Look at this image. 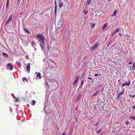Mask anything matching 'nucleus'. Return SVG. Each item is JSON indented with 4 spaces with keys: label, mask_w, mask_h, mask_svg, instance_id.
Returning a JSON list of instances; mask_svg holds the SVG:
<instances>
[{
    "label": "nucleus",
    "mask_w": 135,
    "mask_h": 135,
    "mask_svg": "<svg viewBox=\"0 0 135 135\" xmlns=\"http://www.w3.org/2000/svg\"><path fill=\"white\" fill-rule=\"evenodd\" d=\"M132 108H133L134 109H135V106H133L132 107Z\"/></svg>",
    "instance_id": "obj_48"
},
{
    "label": "nucleus",
    "mask_w": 135,
    "mask_h": 135,
    "mask_svg": "<svg viewBox=\"0 0 135 135\" xmlns=\"http://www.w3.org/2000/svg\"><path fill=\"white\" fill-rule=\"evenodd\" d=\"M101 86V85H100V86H98V88H99V87H100Z\"/></svg>",
    "instance_id": "obj_54"
},
{
    "label": "nucleus",
    "mask_w": 135,
    "mask_h": 135,
    "mask_svg": "<svg viewBox=\"0 0 135 135\" xmlns=\"http://www.w3.org/2000/svg\"><path fill=\"white\" fill-rule=\"evenodd\" d=\"M119 96H120V95H118V96L117 97V98L118 100L119 99Z\"/></svg>",
    "instance_id": "obj_47"
},
{
    "label": "nucleus",
    "mask_w": 135,
    "mask_h": 135,
    "mask_svg": "<svg viewBox=\"0 0 135 135\" xmlns=\"http://www.w3.org/2000/svg\"><path fill=\"white\" fill-rule=\"evenodd\" d=\"M36 36L38 38V40L39 42L43 40H45L44 36L41 34H37Z\"/></svg>",
    "instance_id": "obj_1"
},
{
    "label": "nucleus",
    "mask_w": 135,
    "mask_h": 135,
    "mask_svg": "<svg viewBox=\"0 0 135 135\" xmlns=\"http://www.w3.org/2000/svg\"><path fill=\"white\" fill-rule=\"evenodd\" d=\"M123 93H124V90H122V92H120L119 93V94H118V95H122V94H123Z\"/></svg>",
    "instance_id": "obj_20"
},
{
    "label": "nucleus",
    "mask_w": 135,
    "mask_h": 135,
    "mask_svg": "<svg viewBox=\"0 0 135 135\" xmlns=\"http://www.w3.org/2000/svg\"><path fill=\"white\" fill-rule=\"evenodd\" d=\"M55 16L56 15L57 5L56 0H55Z\"/></svg>",
    "instance_id": "obj_10"
},
{
    "label": "nucleus",
    "mask_w": 135,
    "mask_h": 135,
    "mask_svg": "<svg viewBox=\"0 0 135 135\" xmlns=\"http://www.w3.org/2000/svg\"><path fill=\"white\" fill-rule=\"evenodd\" d=\"M132 69L134 70H135V63H133V66L132 67Z\"/></svg>",
    "instance_id": "obj_17"
},
{
    "label": "nucleus",
    "mask_w": 135,
    "mask_h": 135,
    "mask_svg": "<svg viewBox=\"0 0 135 135\" xmlns=\"http://www.w3.org/2000/svg\"><path fill=\"white\" fill-rule=\"evenodd\" d=\"M78 80H75L74 81V82L75 83V84H76V83L78 82Z\"/></svg>",
    "instance_id": "obj_40"
},
{
    "label": "nucleus",
    "mask_w": 135,
    "mask_h": 135,
    "mask_svg": "<svg viewBox=\"0 0 135 135\" xmlns=\"http://www.w3.org/2000/svg\"><path fill=\"white\" fill-rule=\"evenodd\" d=\"M132 64V62L131 61L128 64V65H131Z\"/></svg>",
    "instance_id": "obj_43"
},
{
    "label": "nucleus",
    "mask_w": 135,
    "mask_h": 135,
    "mask_svg": "<svg viewBox=\"0 0 135 135\" xmlns=\"http://www.w3.org/2000/svg\"><path fill=\"white\" fill-rule=\"evenodd\" d=\"M12 14L9 16L8 20L6 22L5 25H6L7 24H8L9 22H11V21L12 17Z\"/></svg>",
    "instance_id": "obj_3"
},
{
    "label": "nucleus",
    "mask_w": 135,
    "mask_h": 135,
    "mask_svg": "<svg viewBox=\"0 0 135 135\" xmlns=\"http://www.w3.org/2000/svg\"><path fill=\"white\" fill-rule=\"evenodd\" d=\"M37 74V75L36 76V78H37L38 79H41V75L40 74L39 72L37 73V72H36L35 74Z\"/></svg>",
    "instance_id": "obj_8"
},
{
    "label": "nucleus",
    "mask_w": 135,
    "mask_h": 135,
    "mask_svg": "<svg viewBox=\"0 0 135 135\" xmlns=\"http://www.w3.org/2000/svg\"><path fill=\"white\" fill-rule=\"evenodd\" d=\"M91 0H87L86 2V3L85 5L86 6H87L88 5L90 4L91 3Z\"/></svg>",
    "instance_id": "obj_12"
},
{
    "label": "nucleus",
    "mask_w": 135,
    "mask_h": 135,
    "mask_svg": "<svg viewBox=\"0 0 135 135\" xmlns=\"http://www.w3.org/2000/svg\"><path fill=\"white\" fill-rule=\"evenodd\" d=\"M36 102V101H35L34 100H33L32 101L31 104L32 105H35Z\"/></svg>",
    "instance_id": "obj_21"
},
{
    "label": "nucleus",
    "mask_w": 135,
    "mask_h": 135,
    "mask_svg": "<svg viewBox=\"0 0 135 135\" xmlns=\"http://www.w3.org/2000/svg\"><path fill=\"white\" fill-rule=\"evenodd\" d=\"M79 78V76H77L76 77V80H78Z\"/></svg>",
    "instance_id": "obj_42"
},
{
    "label": "nucleus",
    "mask_w": 135,
    "mask_h": 135,
    "mask_svg": "<svg viewBox=\"0 0 135 135\" xmlns=\"http://www.w3.org/2000/svg\"><path fill=\"white\" fill-rule=\"evenodd\" d=\"M30 65L31 63H28L26 66V69L27 72L28 73H29L30 70Z\"/></svg>",
    "instance_id": "obj_6"
},
{
    "label": "nucleus",
    "mask_w": 135,
    "mask_h": 135,
    "mask_svg": "<svg viewBox=\"0 0 135 135\" xmlns=\"http://www.w3.org/2000/svg\"><path fill=\"white\" fill-rule=\"evenodd\" d=\"M84 76V74L82 73V75L81 76V78H83Z\"/></svg>",
    "instance_id": "obj_33"
},
{
    "label": "nucleus",
    "mask_w": 135,
    "mask_h": 135,
    "mask_svg": "<svg viewBox=\"0 0 135 135\" xmlns=\"http://www.w3.org/2000/svg\"><path fill=\"white\" fill-rule=\"evenodd\" d=\"M120 102H121V103H122V101L121 100H120Z\"/></svg>",
    "instance_id": "obj_58"
},
{
    "label": "nucleus",
    "mask_w": 135,
    "mask_h": 135,
    "mask_svg": "<svg viewBox=\"0 0 135 135\" xmlns=\"http://www.w3.org/2000/svg\"><path fill=\"white\" fill-rule=\"evenodd\" d=\"M23 29L24 30H25V31H26L28 33H30V32L29 31L27 30V29L26 28H25V27L23 28Z\"/></svg>",
    "instance_id": "obj_16"
},
{
    "label": "nucleus",
    "mask_w": 135,
    "mask_h": 135,
    "mask_svg": "<svg viewBox=\"0 0 135 135\" xmlns=\"http://www.w3.org/2000/svg\"><path fill=\"white\" fill-rule=\"evenodd\" d=\"M94 80H93L91 81V82H92V83H93V82H94Z\"/></svg>",
    "instance_id": "obj_53"
},
{
    "label": "nucleus",
    "mask_w": 135,
    "mask_h": 135,
    "mask_svg": "<svg viewBox=\"0 0 135 135\" xmlns=\"http://www.w3.org/2000/svg\"><path fill=\"white\" fill-rule=\"evenodd\" d=\"M7 66L8 67H9L8 69L10 70H12L13 69V65L11 63H8L7 64Z\"/></svg>",
    "instance_id": "obj_7"
},
{
    "label": "nucleus",
    "mask_w": 135,
    "mask_h": 135,
    "mask_svg": "<svg viewBox=\"0 0 135 135\" xmlns=\"http://www.w3.org/2000/svg\"><path fill=\"white\" fill-rule=\"evenodd\" d=\"M84 80H82L81 82V84L80 85L79 87L78 88L79 90H80L82 88L83 85L84 83Z\"/></svg>",
    "instance_id": "obj_9"
},
{
    "label": "nucleus",
    "mask_w": 135,
    "mask_h": 135,
    "mask_svg": "<svg viewBox=\"0 0 135 135\" xmlns=\"http://www.w3.org/2000/svg\"><path fill=\"white\" fill-rule=\"evenodd\" d=\"M118 34H119V35H122V34H121L120 33H119Z\"/></svg>",
    "instance_id": "obj_56"
},
{
    "label": "nucleus",
    "mask_w": 135,
    "mask_h": 135,
    "mask_svg": "<svg viewBox=\"0 0 135 135\" xmlns=\"http://www.w3.org/2000/svg\"><path fill=\"white\" fill-rule=\"evenodd\" d=\"M119 30V29L118 28H117L115 30L114 32L115 33L118 32Z\"/></svg>",
    "instance_id": "obj_24"
},
{
    "label": "nucleus",
    "mask_w": 135,
    "mask_h": 135,
    "mask_svg": "<svg viewBox=\"0 0 135 135\" xmlns=\"http://www.w3.org/2000/svg\"><path fill=\"white\" fill-rule=\"evenodd\" d=\"M76 109H77V108H76L75 109V110H76Z\"/></svg>",
    "instance_id": "obj_62"
},
{
    "label": "nucleus",
    "mask_w": 135,
    "mask_h": 135,
    "mask_svg": "<svg viewBox=\"0 0 135 135\" xmlns=\"http://www.w3.org/2000/svg\"><path fill=\"white\" fill-rule=\"evenodd\" d=\"M127 68H128L129 69V68H131V66H129V65L127 64Z\"/></svg>",
    "instance_id": "obj_34"
},
{
    "label": "nucleus",
    "mask_w": 135,
    "mask_h": 135,
    "mask_svg": "<svg viewBox=\"0 0 135 135\" xmlns=\"http://www.w3.org/2000/svg\"><path fill=\"white\" fill-rule=\"evenodd\" d=\"M97 89H97L95 88V89L94 90H97Z\"/></svg>",
    "instance_id": "obj_57"
},
{
    "label": "nucleus",
    "mask_w": 135,
    "mask_h": 135,
    "mask_svg": "<svg viewBox=\"0 0 135 135\" xmlns=\"http://www.w3.org/2000/svg\"><path fill=\"white\" fill-rule=\"evenodd\" d=\"M47 49H48V50H50V49L49 48V46L48 45V46H47Z\"/></svg>",
    "instance_id": "obj_49"
},
{
    "label": "nucleus",
    "mask_w": 135,
    "mask_h": 135,
    "mask_svg": "<svg viewBox=\"0 0 135 135\" xmlns=\"http://www.w3.org/2000/svg\"><path fill=\"white\" fill-rule=\"evenodd\" d=\"M9 3V0H7L6 6H8Z\"/></svg>",
    "instance_id": "obj_23"
},
{
    "label": "nucleus",
    "mask_w": 135,
    "mask_h": 135,
    "mask_svg": "<svg viewBox=\"0 0 135 135\" xmlns=\"http://www.w3.org/2000/svg\"><path fill=\"white\" fill-rule=\"evenodd\" d=\"M20 0H17V4H19L20 3Z\"/></svg>",
    "instance_id": "obj_41"
},
{
    "label": "nucleus",
    "mask_w": 135,
    "mask_h": 135,
    "mask_svg": "<svg viewBox=\"0 0 135 135\" xmlns=\"http://www.w3.org/2000/svg\"><path fill=\"white\" fill-rule=\"evenodd\" d=\"M115 129L113 130L112 131V132L113 133L114 132V131H115Z\"/></svg>",
    "instance_id": "obj_51"
},
{
    "label": "nucleus",
    "mask_w": 135,
    "mask_h": 135,
    "mask_svg": "<svg viewBox=\"0 0 135 135\" xmlns=\"http://www.w3.org/2000/svg\"><path fill=\"white\" fill-rule=\"evenodd\" d=\"M117 12V11L116 10L114 11L113 13L111 15V16H115L116 15Z\"/></svg>",
    "instance_id": "obj_15"
},
{
    "label": "nucleus",
    "mask_w": 135,
    "mask_h": 135,
    "mask_svg": "<svg viewBox=\"0 0 135 135\" xmlns=\"http://www.w3.org/2000/svg\"><path fill=\"white\" fill-rule=\"evenodd\" d=\"M115 33L114 32L112 34V37H113L114 36V35L115 34Z\"/></svg>",
    "instance_id": "obj_44"
},
{
    "label": "nucleus",
    "mask_w": 135,
    "mask_h": 135,
    "mask_svg": "<svg viewBox=\"0 0 135 135\" xmlns=\"http://www.w3.org/2000/svg\"><path fill=\"white\" fill-rule=\"evenodd\" d=\"M88 79H91V80H93V79L92 78H91L90 77H89L88 78Z\"/></svg>",
    "instance_id": "obj_46"
},
{
    "label": "nucleus",
    "mask_w": 135,
    "mask_h": 135,
    "mask_svg": "<svg viewBox=\"0 0 135 135\" xmlns=\"http://www.w3.org/2000/svg\"><path fill=\"white\" fill-rule=\"evenodd\" d=\"M99 123V121H98V122H96L95 124V126H98V125Z\"/></svg>",
    "instance_id": "obj_30"
},
{
    "label": "nucleus",
    "mask_w": 135,
    "mask_h": 135,
    "mask_svg": "<svg viewBox=\"0 0 135 135\" xmlns=\"http://www.w3.org/2000/svg\"><path fill=\"white\" fill-rule=\"evenodd\" d=\"M46 82L45 83V85H47L48 86H49V85L48 84V83H47V82L46 81Z\"/></svg>",
    "instance_id": "obj_45"
},
{
    "label": "nucleus",
    "mask_w": 135,
    "mask_h": 135,
    "mask_svg": "<svg viewBox=\"0 0 135 135\" xmlns=\"http://www.w3.org/2000/svg\"><path fill=\"white\" fill-rule=\"evenodd\" d=\"M30 0H27L28 1H29Z\"/></svg>",
    "instance_id": "obj_63"
},
{
    "label": "nucleus",
    "mask_w": 135,
    "mask_h": 135,
    "mask_svg": "<svg viewBox=\"0 0 135 135\" xmlns=\"http://www.w3.org/2000/svg\"><path fill=\"white\" fill-rule=\"evenodd\" d=\"M95 25L94 24H92V25L91 26V27L92 28H94L95 27Z\"/></svg>",
    "instance_id": "obj_36"
},
{
    "label": "nucleus",
    "mask_w": 135,
    "mask_h": 135,
    "mask_svg": "<svg viewBox=\"0 0 135 135\" xmlns=\"http://www.w3.org/2000/svg\"><path fill=\"white\" fill-rule=\"evenodd\" d=\"M110 42H111V41H110L108 43L107 45V46H108L109 45L110 43Z\"/></svg>",
    "instance_id": "obj_39"
},
{
    "label": "nucleus",
    "mask_w": 135,
    "mask_h": 135,
    "mask_svg": "<svg viewBox=\"0 0 135 135\" xmlns=\"http://www.w3.org/2000/svg\"><path fill=\"white\" fill-rule=\"evenodd\" d=\"M119 84H121V83H119Z\"/></svg>",
    "instance_id": "obj_60"
},
{
    "label": "nucleus",
    "mask_w": 135,
    "mask_h": 135,
    "mask_svg": "<svg viewBox=\"0 0 135 135\" xmlns=\"http://www.w3.org/2000/svg\"><path fill=\"white\" fill-rule=\"evenodd\" d=\"M130 118L133 119H135V116H131L130 117Z\"/></svg>",
    "instance_id": "obj_31"
},
{
    "label": "nucleus",
    "mask_w": 135,
    "mask_h": 135,
    "mask_svg": "<svg viewBox=\"0 0 135 135\" xmlns=\"http://www.w3.org/2000/svg\"><path fill=\"white\" fill-rule=\"evenodd\" d=\"M2 54H3V56H4V57H6L7 58L8 57V55L7 54L5 53L4 52H3Z\"/></svg>",
    "instance_id": "obj_14"
},
{
    "label": "nucleus",
    "mask_w": 135,
    "mask_h": 135,
    "mask_svg": "<svg viewBox=\"0 0 135 135\" xmlns=\"http://www.w3.org/2000/svg\"><path fill=\"white\" fill-rule=\"evenodd\" d=\"M126 36L127 37V38H130L131 37V36L129 35H128V34H127L126 35Z\"/></svg>",
    "instance_id": "obj_25"
},
{
    "label": "nucleus",
    "mask_w": 135,
    "mask_h": 135,
    "mask_svg": "<svg viewBox=\"0 0 135 135\" xmlns=\"http://www.w3.org/2000/svg\"><path fill=\"white\" fill-rule=\"evenodd\" d=\"M126 124L127 125H128L129 124V122L128 120H126Z\"/></svg>",
    "instance_id": "obj_28"
},
{
    "label": "nucleus",
    "mask_w": 135,
    "mask_h": 135,
    "mask_svg": "<svg viewBox=\"0 0 135 135\" xmlns=\"http://www.w3.org/2000/svg\"><path fill=\"white\" fill-rule=\"evenodd\" d=\"M117 92L118 93V91H117Z\"/></svg>",
    "instance_id": "obj_64"
},
{
    "label": "nucleus",
    "mask_w": 135,
    "mask_h": 135,
    "mask_svg": "<svg viewBox=\"0 0 135 135\" xmlns=\"http://www.w3.org/2000/svg\"><path fill=\"white\" fill-rule=\"evenodd\" d=\"M107 24H104L102 26V30H104L105 28L107 27Z\"/></svg>",
    "instance_id": "obj_19"
},
{
    "label": "nucleus",
    "mask_w": 135,
    "mask_h": 135,
    "mask_svg": "<svg viewBox=\"0 0 135 135\" xmlns=\"http://www.w3.org/2000/svg\"><path fill=\"white\" fill-rule=\"evenodd\" d=\"M99 76V74H95L94 75V76Z\"/></svg>",
    "instance_id": "obj_38"
},
{
    "label": "nucleus",
    "mask_w": 135,
    "mask_h": 135,
    "mask_svg": "<svg viewBox=\"0 0 135 135\" xmlns=\"http://www.w3.org/2000/svg\"><path fill=\"white\" fill-rule=\"evenodd\" d=\"M18 102V98H17L15 100V102Z\"/></svg>",
    "instance_id": "obj_29"
},
{
    "label": "nucleus",
    "mask_w": 135,
    "mask_h": 135,
    "mask_svg": "<svg viewBox=\"0 0 135 135\" xmlns=\"http://www.w3.org/2000/svg\"><path fill=\"white\" fill-rule=\"evenodd\" d=\"M83 12H84V13L85 14H86L88 13V11L85 10L84 9L83 10Z\"/></svg>",
    "instance_id": "obj_26"
},
{
    "label": "nucleus",
    "mask_w": 135,
    "mask_h": 135,
    "mask_svg": "<svg viewBox=\"0 0 135 135\" xmlns=\"http://www.w3.org/2000/svg\"><path fill=\"white\" fill-rule=\"evenodd\" d=\"M62 135H65V133H63L62 134Z\"/></svg>",
    "instance_id": "obj_52"
},
{
    "label": "nucleus",
    "mask_w": 135,
    "mask_h": 135,
    "mask_svg": "<svg viewBox=\"0 0 135 135\" xmlns=\"http://www.w3.org/2000/svg\"><path fill=\"white\" fill-rule=\"evenodd\" d=\"M27 105V106H28V107H29V104H28Z\"/></svg>",
    "instance_id": "obj_59"
},
{
    "label": "nucleus",
    "mask_w": 135,
    "mask_h": 135,
    "mask_svg": "<svg viewBox=\"0 0 135 135\" xmlns=\"http://www.w3.org/2000/svg\"><path fill=\"white\" fill-rule=\"evenodd\" d=\"M8 6H6V9H7L8 8Z\"/></svg>",
    "instance_id": "obj_50"
},
{
    "label": "nucleus",
    "mask_w": 135,
    "mask_h": 135,
    "mask_svg": "<svg viewBox=\"0 0 135 135\" xmlns=\"http://www.w3.org/2000/svg\"><path fill=\"white\" fill-rule=\"evenodd\" d=\"M35 43L34 42H31V45L33 46V45L35 44Z\"/></svg>",
    "instance_id": "obj_37"
},
{
    "label": "nucleus",
    "mask_w": 135,
    "mask_h": 135,
    "mask_svg": "<svg viewBox=\"0 0 135 135\" xmlns=\"http://www.w3.org/2000/svg\"><path fill=\"white\" fill-rule=\"evenodd\" d=\"M16 64L19 66V67L21 68V63L19 62H17Z\"/></svg>",
    "instance_id": "obj_18"
},
{
    "label": "nucleus",
    "mask_w": 135,
    "mask_h": 135,
    "mask_svg": "<svg viewBox=\"0 0 135 135\" xmlns=\"http://www.w3.org/2000/svg\"><path fill=\"white\" fill-rule=\"evenodd\" d=\"M101 92V91L100 90H98L97 91H96V92H95V93L92 96L93 97H94L95 96V95H96L97 94H99V93H100Z\"/></svg>",
    "instance_id": "obj_13"
},
{
    "label": "nucleus",
    "mask_w": 135,
    "mask_h": 135,
    "mask_svg": "<svg viewBox=\"0 0 135 135\" xmlns=\"http://www.w3.org/2000/svg\"><path fill=\"white\" fill-rule=\"evenodd\" d=\"M119 81H120V80H118V82H119Z\"/></svg>",
    "instance_id": "obj_61"
},
{
    "label": "nucleus",
    "mask_w": 135,
    "mask_h": 135,
    "mask_svg": "<svg viewBox=\"0 0 135 135\" xmlns=\"http://www.w3.org/2000/svg\"><path fill=\"white\" fill-rule=\"evenodd\" d=\"M101 131H102V130L101 129H100L97 131V134L101 132Z\"/></svg>",
    "instance_id": "obj_27"
},
{
    "label": "nucleus",
    "mask_w": 135,
    "mask_h": 135,
    "mask_svg": "<svg viewBox=\"0 0 135 135\" xmlns=\"http://www.w3.org/2000/svg\"><path fill=\"white\" fill-rule=\"evenodd\" d=\"M76 84H75V83L74 82V84H73L74 85V86H75V85Z\"/></svg>",
    "instance_id": "obj_55"
},
{
    "label": "nucleus",
    "mask_w": 135,
    "mask_h": 135,
    "mask_svg": "<svg viewBox=\"0 0 135 135\" xmlns=\"http://www.w3.org/2000/svg\"><path fill=\"white\" fill-rule=\"evenodd\" d=\"M99 44V43L97 42L96 43L94 44L91 48L90 49L91 50V51H93L95 49H96L98 47Z\"/></svg>",
    "instance_id": "obj_2"
},
{
    "label": "nucleus",
    "mask_w": 135,
    "mask_h": 135,
    "mask_svg": "<svg viewBox=\"0 0 135 135\" xmlns=\"http://www.w3.org/2000/svg\"><path fill=\"white\" fill-rule=\"evenodd\" d=\"M129 96L130 97H135V95H129Z\"/></svg>",
    "instance_id": "obj_32"
},
{
    "label": "nucleus",
    "mask_w": 135,
    "mask_h": 135,
    "mask_svg": "<svg viewBox=\"0 0 135 135\" xmlns=\"http://www.w3.org/2000/svg\"><path fill=\"white\" fill-rule=\"evenodd\" d=\"M40 45L41 48V49L42 50H45V47L41 43L40 44Z\"/></svg>",
    "instance_id": "obj_11"
},
{
    "label": "nucleus",
    "mask_w": 135,
    "mask_h": 135,
    "mask_svg": "<svg viewBox=\"0 0 135 135\" xmlns=\"http://www.w3.org/2000/svg\"><path fill=\"white\" fill-rule=\"evenodd\" d=\"M25 80L26 82H28V80L27 79H26L25 78H23V80Z\"/></svg>",
    "instance_id": "obj_35"
},
{
    "label": "nucleus",
    "mask_w": 135,
    "mask_h": 135,
    "mask_svg": "<svg viewBox=\"0 0 135 135\" xmlns=\"http://www.w3.org/2000/svg\"><path fill=\"white\" fill-rule=\"evenodd\" d=\"M45 40H41L40 41H39L40 42L42 43L44 45H45V43L44 42V41Z\"/></svg>",
    "instance_id": "obj_22"
},
{
    "label": "nucleus",
    "mask_w": 135,
    "mask_h": 135,
    "mask_svg": "<svg viewBox=\"0 0 135 135\" xmlns=\"http://www.w3.org/2000/svg\"><path fill=\"white\" fill-rule=\"evenodd\" d=\"M131 83H130V81L129 80L128 81V82H126L123 83V84L122 85V87H123L124 86H129L130 84Z\"/></svg>",
    "instance_id": "obj_5"
},
{
    "label": "nucleus",
    "mask_w": 135,
    "mask_h": 135,
    "mask_svg": "<svg viewBox=\"0 0 135 135\" xmlns=\"http://www.w3.org/2000/svg\"><path fill=\"white\" fill-rule=\"evenodd\" d=\"M57 3L59 4V6L60 9L63 6V3L61 0H57Z\"/></svg>",
    "instance_id": "obj_4"
}]
</instances>
